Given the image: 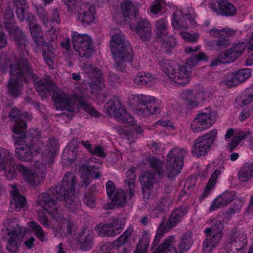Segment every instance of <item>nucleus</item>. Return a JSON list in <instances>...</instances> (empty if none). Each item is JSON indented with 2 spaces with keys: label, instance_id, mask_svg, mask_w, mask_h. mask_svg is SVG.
Returning a JSON list of instances; mask_svg holds the SVG:
<instances>
[{
  "label": "nucleus",
  "instance_id": "obj_2",
  "mask_svg": "<svg viewBox=\"0 0 253 253\" xmlns=\"http://www.w3.org/2000/svg\"><path fill=\"white\" fill-rule=\"evenodd\" d=\"M35 86L40 96L45 97L48 93H53V99L57 110L74 112L78 110L79 100L76 96L64 92L54 84L50 77L35 82Z\"/></svg>",
  "mask_w": 253,
  "mask_h": 253
},
{
  "label": "nucleus",
  "instance_id": "obj_41",
  "mask_svg": "<svg viewBox=\"0 0 253 253\" xmlns=\"http://www.w3.org/2000/svg\"><path fill=\"white\" fill-rule=\"evenodd\" d=\"M220 173L221 172L219 170L216 169L214 171L206 185L202 194L200 196V198H204L209 194L210 191L213 189L216 184V180Z\"/></svg>",
  "mask_w": 253,
  "mask_h": 253
},
{
  "label": "nucleus",
  "instance_id": "obj_11",
  "mask_svg": "<svg viewBox=\"0 0 253 253\" xmlns=\"http://www.w3.org/2000/svg\"><path fill=\"white\" fill-rule=\"evenodd\" d=\"M217 135V130L214 129L207 134L198 137L195 140L191 150L192 155L198 158L207 154L216 139Z\"/></svg>",
  "mask_w": 253,
  "mask_h": 253
},
{
  "label": "nucleus",
  "instance_id": "obj_13",
  "mask_svg": "<svg viewBox=\"0 0 253 253\" xmlns=\"http://www.w3.org/2000/svg\"><path fill=\"white\" fill-rule=\"evenodd\" d=\"M130 26L133 30L143 41H149L152 37V27L149 21L141 17L139 14L136 15L131 19L129 22Z\"/></svg>",
  "mask_w": 253,
  "mask_h": 253
},
{
  "label": "nucleus",
  "instance_id": "obj_17",
  "mask_svg": "<svg viewBox=\"0 0 253 253\" xmlns=\"http://www.w3.org/2000/svg\"><path fill=\"white\" fill-rule=\"evenodd\" d=\"M96 159L92 157L85 161L79 166V172L83 184L87 186L91 181V178L94 176V179L100 177V174L96 170L98 167L90 164L91 162H95Z\"/></svg>",
  "mask_w": 253,
  "mask_h": 253
},
{
  "label": "nucleus",
  "instance_id": "obj_48",
  "mask_svg": "<svg viewBox=\"0 0 253 253\" xmlns=\"http://www.w3.org/2000/svg\"><path fill=\"white\" fill-rule=\"evenodd\" d=\"M148 163L151 168L159 176H161L164 174V170L163 168V163L160 160L155 157H152L149 159Z\"/></svg>",
  "mask_w": 253,
  "mask_h": 253
},
{
  "label": "nucleus",
  "instance_id": "obj_50",
  "mask_svg": "<svg viewBox=\"0 0 253 253\" xmlns=\"http://www.w3.org/2000/svg\"><path fill=\"white\" fill-rule=\"evenodd\" d=\"M126 193L123 190H119L117 191L113 197V202L116 204L119 208L124 206L126 201Z\"/></svg>",
  "mask_w": 253,
  "mask_h": 253
},
{
  "label": "nucleus",
  "instance_id": "obj_24",
  "mask_svg": "<svg viewBox=\"0 0 253 253\" xmlns=\"http://www.w3.org/2000/svg\"><path fill=\"white\" fill-rule=\"evenodd\" d=\"M83 68L88 74L89 77L92 80H94L97 89H101L104 87V79L102 72L99 69L93 67L88 63H84L83 65Z\"/></svg>",
  "mask_w": 253,
  "mask_h": 253
},
{
  "label": "nucleus",
  "instance_id": "obj_31",
  "mask_svg": "<svg viewBox=\"0 0 253 253\" xmlns=\"http://www.w3.org/2000/svg\"><path fill=\"white\" fill-rule=\"evenodd\" d=\"M43 44V47L42 52L43 57L49 68L52 69L55 58V54L53 51V45L47 42L44 43Z\"/></svg>",
  "mask_w": 253,
  "mask_h": 253
},
{
  "label": "nucleus",
  "instance_id": "obj_21",
  "mask_svg": "<svg viewBox=\"0 0 253 253\" xmlns=\"http://www.w3.org/2000/svg\"><path fill=\"white\" fill-rule=\"evenodd\" d=\"M95 8L90 4L82 3L79 7L78 20L83 25H88L95 19Z\"/></svg>",
  "mask_w": 253,
  "mask_h": 253
},
{
  "label": "nucleus",
  "instance_id": "obj_10",
  "mask_svg": "<svg viewBox=\"0 0 253 253\" xmlns=\"http://www.w3.org/2000/svg\"><path fill=\"white\" fill-rule=\"evenodd\" d=\"M186 151L178 147L171 149L167 155V171L168 177H173L178 174L183 164Z\"/></svg>",
  "mask_w": 253,
  "mask_h": 253
},
{
  "label": "nucleus",
  "instance_id": "obj_26",
  "mask_svg": "<svg viewBox=\"0 0 253 253\" xmlns=\"http://www.w3.org/2000/svg\"><path fill=\"white\" fill-rule=\"evenodd\" d=\"M175 242L174 237L170 236L165 239L152 253H177Z\"/></svg>",
  "mask_w": 253,
  "mask_h": 253
},
{
  "label": "nucleus",
  "instance_id": "obj_7",
  "mask_svg": "<svg viewBox=\"0 0 253 253\" xmlns=\"http://www.w3.org/2000/svg\"><path fill=\"white\" fill-rule=\"evenodd\" d=\"M154 100V98L149 96L131 95L129 98V103L134 108L136 114L145 117L159 113L160 108L155 104Z\"/></svg>",
  "mask_w": 253,
  "mask_h": 253
},
{
  "label": "nucleus",
  "instance_id": "obj_62",
  "mask_svg": "<svg viewBox=\"0 0 253 253\" xmlns=\"http://www.w3.org/2000/svg\"><path fill=\"white\" fill-rule=\"evenodd\" d=\"M60 29L58 28H51L46 33V36L48 41L54 42L57 38V35Z\"/></svg>",
  "mask_w": 253,
  "mask_h": 253
},
{
  "label": "nucleus",
  "instance_id": "obj_28",
  "mask_svg": "<svg viewBox=\"0 0 253 253\" xmlns=\"http://www.w3.org/2000/svg\"><path fill=\"white\" fill-rule=\"evenodd\" d=\"M78 242L80 249L84 251H88L93 246V236L92 232H86L84 230L79 234Z\"/></svg>",
  "mask_w": 253,
  "mask_h": 253
},
{
  "label": "nucleus",
  "instance_id": "obj_33",
  "mask_svg": "<svg viewBox=\"0 0 253 253\" xmlns=\"http://www.w3.org/2000/svg\"><path fill=\"white\" fill-rule=\"evenodd\" d=\"M140 181L142 186V191L143 194L148 190V194H150V190L153 187L154 183V173L152 171L148 170L146 171L140 177Z\"/></svg>",
  "mask_w": 253,
  "mask_h": 253
},
{
  "label": "nucleus",
  "instance_id": "obj_52",
  "mask_svg": "<svg viewBox=\"0 0 253 253\" xmlns=\"http://www.w3.org/2000/svg\"><path fill=\"white\" fill-rule=\"evenodd\" d=\"M172 203V200L169 197H165L162 199L155 206V210L158 212H163L168 210V208Z\"/></svg>",
  "mask_w": 253,
  "mask_h": 253
},
{
  "label": "nucleus",
  "instance_id": "obj_44",
  "mask_svg": "<svg viewBox=\"0 0 253 253\" xmlns=\"http://www.w3.org/2000/svg\"><path fill=\"white\" fill-rule=\"evenodd\" d=\"M29 29L31 34L37 45H42L45 43L41 28L38 24L29 27Z\"/></svg>",
  "mask_w": 253,
  "mask_h": 253
},
{
  "label": "nucleus",
  "instance_id": "obj_58",
  "mask_svg": "<svg viewBox=\"0 0 253 253\" xmlns=\"http://www.w3.org/2000/svg\"><path fill=\"white\" fill-rule=\"evenodd\" d=\"M82 108L83 110L89 114L91 117H98L99 116L100 113L96 110L93 107L87 103H81Z\"/></svg>",
  "mask_w": 253,
  "mask_h": 253
},
{
  "label": "nucleus",
  "instance_id": "obj_56",
  "mask_svg": "<svg viewBox=\"0 0 253 253\" xmlns=\"http://www.w3.org/2000/svg\"><path fill=\"white\" fill-rule=\"evenodd\" d=\"M236 78L234 74L228 73L225 75L223 82L226 86L231 87L236 86L239 84L238 82L236 83Z\"/></svg>",
  "mask_w": 253,
  "mask_h": 253
},
{
  "label": "nucleus",
  "instance_id": "obj_35",
  "mask_svg": "<svg viewBox=\"0 0 253 253\" xmlns=\"http://www.w3.org/2000/svg\"><path fill=\"white\" fill-rule=\"evenodd\" d=\"M253 100V88H249L244 90L236 99L235 102L239 106L246 105Z\"/></svg>",
  "mask_w": 253,
  "mask_h": 253
},
{
  "label": "nucleus",
  "instance_id": "obj_59",
  "mask_svg": "<svg viewBox=\"0 0 253 253\" xmlns=\"http://www.w3.org/2000/svg\"><path fill=\"white\" fill-rule=\"evenodd\" d=\"M31 227L35 232L36 236L42 240L44 237V233L41 227L37 223L31 222Z\"/></svg>",
  "mask_w": 253,
  "mask_h": 253
},
{
  "label": "nucleus",
  "instance_id": "obj_30",
  "mask_svg": "<svg viewBox=\"0 0 253 253\" xmlns=\"http://www.w3.org/2000/svg\"><path fill=\"white\" fill-rule=\"evenodd\" d=\"M238 178L240 181L247 182L253 177V162H245L238 172Z\"/></svg>",
  "mask_w": 253,
  "mask_h": 253
},
{
  "label": "nucleus",
  "instance_id": "obj_12",
  "mask_svg": "<svg viewBox=\"0 0 253 253\" xmlns=\"http://www.w3.org/2000/svg\"><path fill=\"white\" fill-rule=\"evenodd\" d=\"M17 169L25 180L32 185H38L43 181V173L46 166L42 163H37L32 169H29L22 164H18Z\"/></svg>",
  "mask_w": 253,
  "mask_h": 253
},
{
  "label": "nucleus",
  "instance_id": "obj_37",
  "mask_svg": "<svg viewBox=\"0 0 253 253\" xmlns=\"http://www.w3.org/2000/svg\"><path fill=\"white\" fill-rule=\"evenodd\" d=\"M133 231V227L130 225L119 237L114 241L115 248L126 246V244L131 237Z\"/></svg>",
  "mask_w": 253,
  "mask_h": 253
},
{
  "label": "nucleus",
  "instance_id": "obj_5",
  "mask_svg": "<svg viewBox=\"0 0 253 253\" xmlns=\"http://www.w3.org/2000/svg\"><path fill=\"white\" fill-rule=\"evenodd\" d=\"M110 46L114 60V67L118 71H122L126 67V63L132 59L131 45L125 35L118 31L112 36Z\"/></svg>",
  "mask_w": 253,
  "mask_h": 253
},
{
  "label": "nucleus",
  "instance_id": "obj_61",
  "mask_svg": "<svg viewBox=\"0 0 253 253\" xmlns=\"http://www.w3.org/2000/svg\"><path fill=\"white\" fill-rule=\"evenodd\" d=\"M84 203L88 207L92 208L95 206V201L92 194L86 193L83 198Z\"/></svg>",
  "mask_w": 253,
  "mask_h": 253
},
{
  "label": "nucleus",
  "instance_id": "obj_3",
  "mask_svg": "<svg viewBox=\"0 0 253 253\" xmlns=\"http://www.w3.org/2000/svg\"><path fill=\"white\" fill-rule=\"evenodd\" d=\"M201 61H208V56L203 52L192 55L187 59L185 66L179 65L173 61L167 59L159 61V64L169 79L178 85H184L189 82L191 72L187 67L196 66Z\"/></svg>",
  "mask_w": 253,
  "mask_h": 253
},
{
  "label": "nucleus",
  "instance_id": "obj_9",
  "mask_svg": "<svg viewBox=\"0 0 253 253\" xmlns=\"http://www.w3.org/2000/svg\"><path fill=\"white\" fill-rule=\"evenodd\" d=\"M216 112L211 108H205L197 114L191 123V128L194 133L209 128L216 121Z\"/></svg>",
  "mask_w": 253,
  "mask_h": 253
},
{
  "label": "nucleus",
  "instance_id": "obj_45",
  "mask_svg": "<svg viewBox=\"0 0 253 253\" xmlns=\"http://www.w3.org/2000/svg\"><path fill=\"white\" fill-rule=\"evenodd\" d=\"M243 205V201L240 200H236L233 205L230 206L228 211L226 212L224 217V221L227 223L231 219L233 214L239 211Z\"/></svg>",
  "mask_w": 253,
  "mask_h": 253
},
{
  "label": "nucleus",
  "instance_id": "obj_39",
  "mask_svg": "<svg viewBox=\"0 0 253 253\" xmlns=\"http://www.w3.org/2000/svg\"><path fill=\"white\" fill-rule=\"evenodd\" d=\"M122 106L120 100L116 96L111 97L105 104V108L108 114L113 116L120 110Z\"/></svg>",
  "mask_w": 253,
  "mask_h": 253
},
{
  "label": "nucleus",
  "instance_id": "obj_60",
  "mask_svg": "<svg viewBox=\"0 0 253 253\" xmlns=\"http://www.w3.org/2000/svg\"><path fill=\"white\" fill-rule=\"evenodd\" d=\"M37 14L43 24L45 26H47L49 22V17L46 12L43 8H39L37 9Z\"/></svg>",
  "mask_w": 253,
  "mask_h": 253
},
{
  "label": "nucleus",
  "instance_id": "obj_57",
  "mask_svg": "<svg viewBox=\"0 0 253 253\" xmlns=\"http://www.w3.org/2000/svg\"><path fill=\"white\" fill-rule=\"evenodd\" d=\"M61 21L59 9L57 8H53L50 12L49 22L59 24L61 23Z\"/></svg>",
  "mask_w": 253,
  "mask_h": 253
},
{
  "label": "nucleus",
  "instance_id": "obj_19",
  "mask_svg": "<svg viewBox=\"0 0 253 253\" xmlns=\"http://www.w3.org/2000/svg\"><path fill=\"white\" fill-rule=\"evenodd\" d=\"M247 242L244 234L233 231L226 241L224 249L227 253H237L246 246Z\"/></svg>",
  "mask_w": 253,
  "mask_h": 253
},
{
  "label": "nucleus",
  "instance_id": "obj_23",
  "mask_svg": "<svg viewBox=\"0 0 253 253\" xmlns=\"http://www.w3.org/2000/svg\"><path fill=\"white\" fill-rule=\"evenodd\" d=\"M246 47L244 42H240L235 44L229 50L224 51L222 55V65L232 63L240 56Z\"/></svg>",
  "mask_w": 253,
  "mask_h": 253
},
{
  "label": "nucleus",
  "instance_id": "obj_63",
  "mask_svg": "<svg viewBox=\"0 0 253 253\" xmlns=\"http://www.w3.org/2000/svg\"><path fill=\"white\" fill-rule=\"evenodd\" d=\"M235 198V193L234 191L225 192L222 193V206L230 203Z\"/></svg>",
  "mask_w": 253,
  "mask_h": 253
},
{
  "label": "nucleus",
  "instance_id": "obj_51",
  "mask_svg": "<svg viewBox=\"0 0 253 253\" xmlns=\"http://www.w3.org/2000/svg\"><path fill=\"white\" fill-rule=\"evenodd\" d=\"M251 70L250 69L244 68L241 69L234 74L236 80V83L238 82V84H241L245 81L251 76Z\"/></svg>",
  "mask_w": 253,
  "mask_h": 253
},
{
  "label": "nucleus",
  "instance_id": "obj_36",
  "mask_svg": "<svg viewBox=\"0 0 253 253\" xmlns=\"http://www.w3.org/2000/svg\"><path fill=\"white\" fill-rule=\"evenodd\" d=\"M156 78L150 73L139 72L135 76L134 81L138 85H151L156 81Z\"/></svg>",
  "mask_w": 253,
  "mask_h": 253
},
{
  "label": "nucleus",
  "instance_id": "obj_47",
  "mask_svg": "<svg viewBox=\"0 0 253 253\" xmlns=\"http://www.w3.org/2000/svg\"><path fill=\"white\" fill-rule=\"evenodd\" d=\"M16 6V12L18 18L20 21H23L25 18L27 5L26 0H13Z\"/></svg>",
  "mask_w": 253,
  "mask_h": 253
},
{
  "label": "nucleus",
  "instance_id": "obj_54",
  "mask_svg": "<svg viewBox=\"0 0 253 253\" xmlns=\"http://www.w3.org/2000/svg\"><path fill=\"white\" fill-rule=\"evenodd\" d=\"M168 231V230L165 227V222H162L157 229V233L153 242V247L157 246L164 234Z\"/></svg>",
  "mask_w": 253,
  "mask_h": 253
},
{
  "label": "nucleus",
  "instance_id": "obj_4",
  "mask_svg": "<svg viewBox=\"0 0 253 253\" xmlns=\"http://www.w3.org/2000/svg\"><path fill=\"white\" fill-rule=\"evenodd\" d=\"M19 52V59L10 65V77L7 83L8 92L14 97L21 94L25 78L34 77L32 67L27 60V54L24 56L21 50Z\"/></svg>",
  "mask_w": 253,
  "mask_h": 253
},
{
  "label": "nucleus",
  "instance_id": "obj_25",
  "mask_svg": "<svg viewBox=\"0 0 253 253\" xmlns=\"http://www.w3.org/2000/svg\"><path fill=\"white\" fill-rule=\"evenodd\" d=\"M120 8L121 10V14L120 16V21L122 22L123 20L127 21L128 19H130L131 21V19L136 15H139L136 12V9L133 3L128 0H125L122 1L120 5Z\"/></svg>",
  "mask_w": 253,
  "mask_h": 253
},
{
  "label": "nucleus",
  "instance_id": "obj_16",
  "mask_svg": "<svg viewBox=\"0 0 253 253\" xmlns=\"http://www.w3.org/2000/svg\"><path fill=\"white\" fill-rule=\"evenodd\" d=\"M17 166H15L12 154L7 150L0 149V170L4 171L5 176L12 180L17 174Z\"/></svg>",
  "mask_w": 253,
  "mask_h": 253
},
{
  "label": "nucleus",
  "instance_id": "obj_46",
  "mask_svg": "<svg viewBox=\"0 0 253 253\" xmlns=\"http://www.w3.org/2000/svg\"><path fill=\"white\" fill-rule=\"evenodd\" d=\"M192 243L193 241L191 233H186L183 235L178 245L179 252L182 253L188 250L192 244Z\"/></svg>",
  "mask_w": 253,
  "mask_h": 253
},
{
  "label": "nucleus",
  "instance_id": "obj_40",
  "mask_svg": "<svg viewBox=\"0 0 253 253\" xmlns=\"http://www.w3.org/2000/svg\"><path fill=\"white\" fill-rule=\"evenodd\" d=\"M155 33L157 36L162 37L168 34V21L166 18H160L155 22Z\"/></svg>",
  "mask_w": 253,
  "mask_h": 253
},
{
  "label": "nucleus",
  "instance_id": "obj_6",
  "mask_svg": "<svg viewBox=\"0 0 253 253\" xmlns=\"http://www.w3.org/2000/svg\"><path fill=\"white\" fill-rule=\"evenodd\" d=\"M40 132L37 130H31L26 135L15 136L14 144L16 147L15 154L16 157L21 161H29L32 158V150L34 151V140L38 139Z\"/></svg>",
  "mask_w": 253,
  "mask_h": 253
},
{
  "label": "nucleus",
  "instance_id": "obj_42",
  "mask_svg": "<svg viewBox=\"0 0 253 253\" xmlns=\"http://www.w3.org/2000/svg\"><path fill=\"white\" fill-rule=\"evenodd\" d=\"M193 95L194 93L190 90H185L181 94V97L183 98L186 99L185 105L189 109H193L197 107L199 105L196 97H195L194 99H192V98Z\"/></svg>",
  "mask_w": 253,
  "mask_h": 253
},
{
  "label": "nucleus",
  "instance_id": "obj_18",
  "mask_svg": "<svg viewBox=\"0 0 253 253\" xmlns=\"http://www.w3.org/2000/svg\"><path fill=\"white\" fill-rule=\"evenodd\" d=\"M124 225V219L116 218L109 223L96 226L95 230L99 236H114L122 231Z\"/></svg>",
  "mask_w": 253,
  "mask_h": 253
},
{
  "label": "nucleus",
  "instance_id": "obj_27",
  "mask_svg": "<svg viewBox=\"0 0 253 253\" xmlns=\"http://www.w3.org/2000/svg\"><path fill=\"white\" fill-rule=\"evenodd\" d=\"M187 213L186 209L184 208H179L172 211L166 225L167 229L169 231L175 226L177 225Z\"/></svg>",
  "mask_w": 253,
  "mask_h": 253
},
{
  "label": "nucleus",
  "instance_id": "obj_15",
  "mask_svg": "<svg viewBox=\"0 0 253 253\" xmlns=\"http://www.w3.org/2000/svg\"><path fill=\"white\" fill-rule=\"evenodd\" d=\"M58 150L57 142L54 139H49L45 145L39 142L37 144V146L34 147V151L36 153H41L43 162L48 164L53 162Z\"/></svg>",
  "mask_w": 253,
  "mask_h": 253
},
{
  "label": "nucleus",
  "instance_id": "obj_20",
  "mask_svg": "<svg viewBox=\"0 0 253 253\" xmlns=\"http://www.w3.org/2000/svg\"><path fill=\"white\" fill-rule=\"evenodd\" d=\"M7 230L8 231V235L11 236L8 240L6 249L10 252H16L19 250L20 244L22 242L23 235L21 231L19 230V227H14V228L11 229L10 225L11 223L13 222V220L7 219Z\"/></svg>",
  "mask_w": 253,
  "mask_h": 253
},
{
  "label": "nucleus",
  "instance_id": "obj_38",
  "mask_svg": "<svg viewBox=\"0 0 253 253\" xmlns=\"http://www.w3.org/2000/svg\"><path fill=\"white\" fill-rule=\"evenodd\" d=\"M113 116L119 121L130 125H133L134 123L133 117L127 112L125 107L124 106L121 107L120 110L115 113Z\"/></svg>",
  "mask_w": 253,
  "mask_h": 253
},
{
  "label": "nucleus",
  "instance_id": "obj_14",
  "mask_svg": "<svg viewBox=\"0 0 253 253\" xmlns=\"http://www.w3.org/2000/svg\"><path fill=\"white\" fill-rule=\"evenodd\" d=\"M221 221L217 220L211 228H207L205 232L207 239L203 242V248L206 253L210 252L221 240Z\"/></svg>",
  "mask_w": 253,
  "mask_h": 253
},
{
  "label": "nucleus",
  "instance_id": "obj_49",
  "mask_svg": "<svg viewBox=\"0 0 253 253\" xmlns=\"http://www.w3.org/2000/svg\"><path fill=\"white\" fill-rule=\"evenodd\" d=\"M236 7L227 0H222V16L226 17L233 16L236 15Z\"/></svg>",
  "mask_w": 253,
  "mask_h": 253
},
{
  "label": "nucleus",
  "instance_id": "obj_43",
  "mask_svg": "<svg viewBox=\"0 0 253 253\" xmlns=\"http://www.w3.org/2000/svg\"><path fill=\"white\" fill-rule=\"evenodd\" d=\"M77 143V139L74 138L72 139L69 143V146L71 147V145H74L75 147L73 149L70 150L68 154L69 156L72 157L70 158L73 161H83L85 156L82 151L78 150V149L76 147Z\"/></svg>",
  "mask_w": 253,
  "mask_h": 253
},
{
  "label": "nucleus",
  "instance_id": "obj_55",
  "mask_svg": "<svg viewBox=\"0 0 253 253\" xmlns=\"http://www.w3.org/2000/svg\"><path fill=\"white\" fill-rule=\"evenodd\" d=\"M166 5L164 0H155L150 6V12L153 14H157L161 12L162 9Z\"/></svg>",
  "mask_w": 253,
  "mask_h": 253
},
{
  "label": "nucleus",
  "instance_id": "obj_32",
  "mask_svg": "<svg viewBox=\"0 0 253 253\" xmlns=\"http://www.w3.org/2000/svg\"><path fill=\"white\" fill-rule=\"evenodd\" d=\"M72 44L75 50L81 49V44L84 42V45L91 42L90 38L86 34H79L77 32H73L72 34Z\"/></svg>",
  "mask_w": 253,
  "mask_h": 253
},
{
  "label": "nucleus",
  "instance_id": "obj_1",
  "mask_svg": "<svg viewBox=\"0 0 253 253\" xmlns=\"http://www.w3.org/2000/svg\"><path fill=\"white\" fill-rule=\"evenodd\" d=\"M76 177L71 172H67L63 177L62 182L58 186L52 187L50 193H42L38 196L37 202L56 221L63 225L61 230L66 228L67 232L71 233V226L68 220L60 218L58 213V203L56 199L64 200L65 206L72 212H75L81 207V202L73 193L76 187Z\"/></svg>",
  "mask_w": 253,
  "mask_h": 253
},
{
  "label": "nucleus",
  "instance_id": "obj_34",
  "mask_svg": "<svg viewBox=\"0 0 253 253\" xmlns=\"http://www.w3.org/2000/svg\"><path fill=\"white\" fill-rule=\"evenodd\" d=\"M10 194L13 197L11 202V206L14 208L16 211H20L26 206V199L25 197L19 194L16 189H13Z\"/></svg>",
  "mask_w": 253,
  "mask_h": 253
},
{
  "label": "nucleus",
  "instance_id": "obj_53",
  "mask_svg": "<svg viewBox=\"0 0 253 253\" xmlns=\"http://www.w3.org/2000/svg\"><path fill=\"white\" fill-rule=\"evenodd\" d=\"M81 49L75 50L79 53L81 57H84L86 58H89L93 53V48L91 46V42L88 43L87 45H84V42L81 44Z\"/></svg>",
  "mask_w": 253,
  "mask_h": 253
},
{
  "label": "nucleus",
  "instance_id": "obj_22",
  "mask_svg": "<svg viewBox=\"0 0 253 253\" xmlns=\"http://www.w3.org/2000/svg\"><path fill=\"white\" fill-rule=\"evenodd\" d=\"M27 115V113H20L17 108H12L10 110L9 117L15 122L13 128L15 135L22 134L25 130L27 127L25 120Z\"/></svg>",
  "mask_w": 253,
  "mask_h": 253
},
{
  "label": "nucleus",
  "instance_id": "obj_29",
  "mask_svg": "<svg viewBox=\"0 0 253 253\" xmlns=\"http://www.w3.org/2000/svg\"><path fill=\"white\" fill-rule=\"evenodd\" d=\"M134 168H131L126 173V179L124 180L125 188L130 198L133 197L135 190L134 182L136 180V175L134 173Z\"/></svg>",
  "mask_w": 253,
  "mask_h": 253
},
{
  "label": "nucleus",
  "instance_id": "obj_64",
  "mask_svg": "<svg viewBox=\"0 0 253 253\" xmlns=\"http://www.w3.org/2000/svg\"><path fill=\"white\" fill-rule=\"evenodd\" d=\"M147 243L140 241L137 245L136 248L134 251V253H147Z\"/></svg>",
  "mask_w": 253,
  "mask_h": 253
},
{
  "label": "nucleus",
  "instance_id": "obj_8",
  "mask_svg": "<svg viewBox=\"0 0 253 253\" xmlns=\"http://www.w3.org/2000/svg\"><path fill=\"white\" fill-rule=\"evenodd\" d=\"M14 16L12 8L10 6L7 7L4 14V27L10 34L14 35L18 50H21L24 56L27 54L26 49V40L22 31L14 22Z\"/></svg>",
  "mask_w": 253,
  "mask_h": 253
}]
</instances>
